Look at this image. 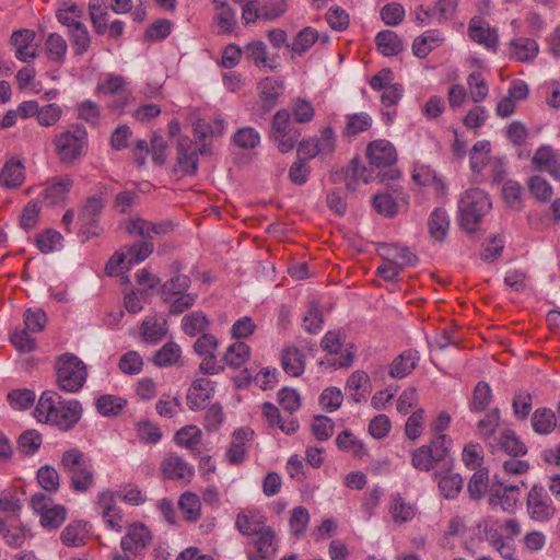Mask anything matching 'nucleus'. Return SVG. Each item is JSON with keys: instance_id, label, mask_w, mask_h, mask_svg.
Wrapping results in <instances>:
<instances>
[{"instance_id": "1", "label": "nucleus", "mask_w": 560, "mask_h": 560, "mask_svg": "<svg viewBox=\"0 0 560 560\" xmlns=\"http://www.w3.org/2000/svg\"><path fill=\"white\" fill-rule=\"evenodd\" d=\"M34 416L39 422L69 431L81 419L82 406L75 399L63 400L58 393L45 390L38 399Z\"/></svg>"}, {"instance_id": "2", "label": "nucleus", "mask_w": 560, "mask_h": 560, "mask_svg": "<svg viewBox=\"0 0 560 560\" xmlns=\"http://www.w3.org/2000/svg\"><path fill=\"white\" fill-rule=\"evenodd\" d=\"M491 208L492 203L486 191L480 188L465 190L458 200L459 226L469 234L475 233Z\"/></svg>"}, {"instance_id": "3", "label": "nucleus", "mask_w": 560, "mask_h": 560, "mask_svg": "<svg viewBox=\"0 0 560 560\" xmlns=\"http://www.w3.org/2000/svg\"><path fill=\"white\" fill-rule=\"evenodd\" d=\"M60 466L70 478L74 491L86 492L94 486L92 462L80 450L66 451L61 456Z\"/></svg>"}, {"instance_id": "4", "label": "nucleus", "mask_w": 560, "mask_h": 560, "mask_svg": "<svg viewBox=\"0 0 560 560\" xmlns=\"http://www.w3.org/2000/svg\"><path fill=\"white\" fill-rule=\"evenodd\" d=\"M96 93L104 97H112L107 107L117 115L122 114L127 107L136 104V96L130 90V82L122 75L104 74L97 83Z\"/></svg>"}, {"instance_id": "5", "label": "nucleus", "mask_w": 560, "mask_h": 560, "mask_svg": "<svg viewBox=\"0 0 560 560\" xmlns=\"http://www.w3.org/2000/svg\"><path fill=\"white\" fill-rule=\"evenodd\" d=\"M56 153L63 164H70L80 159L88 148L85 127L73 125L55 138Z\"/></svg>"}, {"instance_id": "6", "label": "nucleus", "mask_w": 560, "mask_h": 560, "mask_svg": "<svg viewBox=\"0 0 560 560\" xmlns=\"http://www.w3.org/2000/svg\"><path fill=\"white\" fill-rule=\"evenodd\" d=\"M56 372L59 388L68 393L79 392L88 376L85 364L72 353H65L59 357Z\"/></svg>"}, {"instance_id": "7", "label": "nucleus", "mask_w": 560, "mask_h": 560, "mask_svg": "<svg viewBox=\"0 0 560 560\" xmlns=\"http://www.w3.org/2000/svg\"><path fill=\"white\" fill-rule=\"evenodd\" d=\"M30 506L39 516V524L47 530L58 529L67 520L68 510L62 504H54L52 499L37 492L30 499Z\"/></svg>"}, {"instance_id": "8", "label": "nucleus", "mask_w": 560, "mask_h": 560, "mask_svg": "<svg viewBox=\"0 0 560 560\" xmlns=\"http://www.w3.org/2000/svg\"><path fill=\"white\" fill-rule=\"evenodd\" d=\"M301 136V131L291 121L290 113L287 109L278 110L271 121L269 137L277 143L281 153L292 151Z\"/></svg>"}, {"instance_id": "9", "label": "nucleus", "mask_w": 560, "mask_h": 560, "mask_svg": "<svg viewBox=\"0 0 560 560\" xmlns=\"http://www.w3.org/2000/svg\"><path fill=\"white\" fill-rule=\"evenodd\" d=\"M138 262H140V243L120 247L106 262L105 275L120 277L121 284L130 285L132 281L126 276V272Z\"/></svg>"}, {"instance_id": "10", "label": "nucleus", "mask_w": 560, "mask_h": 560, "mask_svg": "<svg viewBox=\"0 0 560 560\" xmlns=\"http://www.w3.org/2000/svg\"><path fill=\"white\" fill-rule=\"evenodd\" d=\"M447 435L434 436L430 444L416 448L411 455L412 466L422 471L433 469L436 463L444 460L447 456Z\"/></svg>"}, {"instance_id": "11", "label": "nucleus", "mask_w": 560, "mask_h": 560, "mask_svg": "<svg viewBox=\"0 0 560 560\" xmlns=\"http://www.w3.org/2000/svg\"><path fill=\"white\" fill-rule=\"evenodd\" d=\"M103 197H90L81 208L79 221L81 223L80 234L84 236L83 241H88L100 234L98 219L105 207Z\"/></svg>"}, {"instance_id": "12", "label": "nucleus", "mask_w": 560, "mask_h": 560, "mask_svg": "<svg viewBox=\"0 0 560 560\" xmlns=\"http://www.w3.org/2000/svg\"><path fill=\"white\" fill-rule=\"evenodd\" d=\"M527 511L532 520L547 522L553 517L556 506L541 486H534L527 494Z\"/></svg>"}, {"instance_id": "13", "label": "nucleus", "mask_w": 560, "mask_h": 560, "mask_svg": "<svg viewBox=\"0 0 560 560\" xmlns=\"http://www.w3.org/2000/svg\"><path fill=\"white\" fill-rule=\"evenodd\" d=\"M198 152L202 150L187 136L177 139V165L184 175H195L198 170Z\"/></svg>"}, {"instance_id": "14", "label": "nucleus", "mask_w": 560, "mask_h": 560, "mask_svg": "<svg viewBox=\"0 0 560 560\" xmlns=\"http://www.w3.org/2000/svg\"><path fill=\"white\" fill-rule=\"evenodd\" d=\"M117 499L116 492L110 490L103 491L97 495L96 508L109 528L121 532L122 515L116 505Z\"/></svg>"}, {"instance_id": "15", "label": "nucleus", "mask_w": 560, "mask_h": 560, "mask_svg": "<svg viewBox=\"0 0 560 560\" xmlns=\"http://www.w3.org/2000/svg\"><path fill=\"white\" fill-rule=\"evenodd\" d=\"M489 448L492 454L504 452L512 457H520L527 453L526 445L510 429L503 430L499 438L493 439V442H489Z\"/></svg>"}, {"instance_id": "16", "label": "nucleus", "mask_w": 560, "mask_h": 560, "mask_svg": "<svg viewBox=\"0 0 560 560\" xmlns=\"http://www.w3.org/2000/svg\"><path fill=\"white\" fill-rule=\"evenodd\" d=\"M532 166L535 172H547L552 178L560 180V161L551 147H539L532 158Z\"/></svg>"}, {"instance_id": "17", "label": "nucleus", "mask_w": 560, "mask_h": 560, "mask_svg": "<svg viewBox=\"0 0 560 560\" xmlns=\"http://www.w3.org/2000/svg\"><path fill=\"white\" fill-rule=\"evenodd\" d=\"M366 155L371 165L376 167L390 166L397 160L395 147L384 139L371 142L366 148Z\"/></svg>"}, {"instance_id": "18", "label": "nucleus", "mask_w": 560, "mask_h": 560, "mask_svg": "<svg viewBox=\"0 0 560 560\" xmlns=\"http://www.w3.org/2000/svg\"><path fill=\"white\" fill-rule=\"evenodd\" d=\"M388 513L396 525H401L411 522L416 517L418 508L400 493H393L389 497Z\"/></svg>"}, {"instance_id": "19", "label": "nucleus", "mask_w": 560, "mask_h": 560, "mask_svg": "<svg viewBox=\"0 0 560 560\" xmlns=\"http://www.w3.org/2000/svg\"><path fill=\"white\" fill-rule=\"evenodd\" d=\"M411 178L418 186L432 187L438 196L445 194L446 185L443 178L430 165L420 162L415 163Z\"/></svg>"}, {"instance_id": "20", "label": "nucleus", "mask_w": 560, "mask_h": 560, "mask_svg": "<svg viewBox=\"0 0 560 560\" xmlns=\"http://www.w3.org/2000/svg\"><path fill=\"white\" fill-rule=\"evenodd\" d=\"M255 548L256 552L247 556L248 560H270L275 557L278 545L275 530L267 526L262 532L256 535Z\"/></svg>"}, {"instance_id": "21", "label": "nucleus", "mask_w": 560, "mask_h": 560, "mask_svg": "<svg viewBox=\"0 0 560 560\" xmlns=\"http://www.w3.org/2000/svg\"><path fill=\"white\" fill-rule=\"evenodd\" d=\"M34 39V31L24 28L13 32L11 44L15 47V57L19 60L30 62L37 57L36 48L33 47Z\"/></svg>"}, {"instance_id": "22", "label": "nucleus", "mask_w": 560, "mask_h": 560, "mask_svg": "<svg viewBox=\"0 0 560 560\" xmlns=\"http://www.w3.org/2000/svg\"><path fill=\"white\" fill-rule=\"evenodd\" d=\"M284 83L281 79L267 77L258 83L259 100L262 109L270 112L279 96L283 93Z\"/></svg>"}, {"instance_id": "23", "label": "nucleus", "mask_w": 560, "mask_h": 560, "mask_svg": "<svg viewBox=\"0 0 560 560\" xmlns=\"http://www.w3.org/2000/svg\"><path fill=\"white\" fill-rule=\"evenodd\" d=\"M72 185L70 177L54 178L42 192L44 201L49 206L63 205Z\"/></svg>"}, {"instance_id": "24", "label": "nucleus", "mask_w": 560, "mask_h": 560, "mask_svg": "<svg viewBox=\"0 0 560 560\" xmlns=\"http://www.w3.org/2000/svg\"><path fill=\"white\" fill-rule=\"evenodd\" d=\"M235 527L244 536H256L267 526L265 517L258 512L243 510L236 515Z\"/></svg>"}, {"instance_id": "25", "label": "nucleus", "mask_w": 560, "mask_h": 560, "mask_svg": "<svg viewBox=\"0 0 560 560\" xmlns=\"http://www.w3.org/2000/svg\"><path fill=\"white\" fill-rule=\"evenodd\" d=\"M167 320L163 315L148 316L142 320V341L155 345L167 335Z\"/></svg>"}, {"instance_id": "26", "label": "nucleus", "mask_w": 560, "mask_h": 560, "mask_svg": "<svg viewBox=\"0 0 560 560\" xmlns=\"http://www.w3.org/2000/svg\"><path fill=\"white\" fill-rule=\"evenodd\" d=\"M521 489L517 485L504 486L492 490L489 498L491 506H500L503 511L512 512L520 501Z\"/></svg>"}, {"instance_id": "27", "label": "nucleus", "mask_w": 560, "mask_h": 560, "mask_svg": "<svg viewBox=\"0 0 560 560\" xmlns=\"http://www.w3.org/2000/svg\"><path fill=\"white\" fill-rule=\"evenodd\" d=\"M173 230L171 222L154 224L142 220V260L150 256L154 250L153 240L155 236L166 234Z\"/></svg>"}, {"instance_id": "28", "label": "nucleus", "mask_w": 560, "mask_h": 560, "mask_svg": "<svg viewBox=\"0 0 560 560\" xmlns=\"http://www.w3.org/2000/svg\"><path fill=\"white\" fill-rule=\"evenodd\" d=\"M373 179V170L368 168L361 161L353 159L345 170L346 186L349 190H357L359 185L368 184Z\"/></svg>"}, {"instance_id": "29", "label": "nucleus", "mask_w": 560, "mask_h": 560, "mask_svg": "<svg viewBox=\"0 0 560 560\" xmlns=\"http://www.w3.org/2000/svg\"><path fill=\"white\" fill-rule=\"evenodd\" d=\"M208 378L196 380L188 389L187 401L190 409H202L210 399L213 390Z\"/></svg>"}, {"instance_id": "30", "label": "nucleus", "mask_w": 560, "mask_h": 560, "mask_svg": "<svg viewBox=\"0 0 560 560\" xmlns=\"http://www.w3.org/2000/svg\"><path fill=\"white\" fill-rule=\"evenodd\" d=\"M254 431L248 428H242L233 433V440L226 452V457L231 464H241L245 459V442L250 441Z\"/></svg>"}, {"instance_id": "31", "label": "nucleus", "mask_w": 560, "mask_h": 560, "mask_svg": "<svg viewBox=\"0 0 560 560\" xmlns=\"http://www.w3.org/2000/svg\"><path fill=\"white\" fill-rule=\"evenodd\" d=\"M162 471L165 478L176 480H189L194 469L179 456H170L162 463Z\"/></svg>"}, {"instance_id": "32", "label": "nucleus", "mask_w": 560, "mask_h": 560, "mask_svg": "<svg viewBox=\"0 0 560 560\" xmlns=\"http://www.w3.org/2000/svg\"><path fill=\"white\" fill-rule=\"evenodd\" d=\"M509 52L511 59L516 61H532L538 54V44L530 38H516L510 43Z\"/></svg>"}, {"instance_id": "33", "label": "nucleus", "mask_w": 560, "mask_h": 560, "mask_svg": "<svg viewBox=\"0 0 560 560\" xmlns=\"http://www.w3.org/2000/svg\"><path fill=\"white\" fill-rule=\"evenodd\" d=\"M25 180L23 164L18 160H9L0 172V185L7 188L20 187Z\"/></svg>"}, {"instance_id": "34", "label": "nucleus", "mask_w": 560, "mask_h": 560, "mask_svg": "<svg viewBox=\"0 0 560 560\" xmlns=\"http://www.w3.org/2000/svg\"><path fill=\"white\" fill-rule=\"evenodd\" d=\"M419 361L418 352L406 350L399 354L389 366V375L394 378H402L410 374Z\"/></svg>"}, {"instance_id": "35", "label": "nucleus", "mask_w": 560, "mask_h": 560, "mask_svg": "<svg viewBox=\"0 0 560 560\" xmlns=\"http://www.w3.org/2000/svg\"><path fill=\"white\" fill-rule=\"evenodd\" d=\"M281 365L287 374L298 377L304 372L305 357L302 351L295 347L287 348L281 355Z\"/></svg>"}, {"instance_id": "36", "label": "nucleus", "mask_w": 560, "mask_h": 560, "mask_svg": "<svg viewBox=\"0 0 560 560\" xmlns=\"http://www.w3.org/2000/svg\"><path fill=\"white\" fill-rule=\"evenodd\" d=\"M377 253L383 262L377 267L376 272L385 281H395L401 272L400 265L393 259L396 257L394 250L386 247H377Z\"/></svg>"}, {"instance_id": "37", "label": "nucleus", "mask_w": 560, "mask_h": 560, "mask_svg": "<svg viewBox=\"0 0 560 560\" xmlns=\"http://www.w3.org/2000/svg\"><path fill=\"white\" fill-rule=\"evenodd\" d=\"M88 529L83 521H73L69 523L60 534V540L65 546L79 547L86 541Z\"/></svg>"}, {"instance_id": "38", "label": "nucleus", "mask_w": 560, "mask_h": 560, "mask_svg": "<svg viewBox=\"0 0 560 560\" xmlns=\"http://www.w3.org/2000/svg\"><path fill=\"white\" fill-rule=\"evenodd\" d=\"M530 421L533 430L541 435L549 434L557 428L555 411L546 407L537 408Z\"/></svg>"}, {"instance_id": "39", "label": "nucleus", "mask_w": 560, "mask_h": 560, "mask_svg": "<svg viewBox=\"0 0 560 560\" xmlns=\"http://www.w3.org/2000/svg\"><path fill=\"white\" fill-rule=\"evenodd\" d=\"M346 387L351 392L353 400L360 402L370 392V377L364 371H355L348 377Z\"/></svg>"}, {"instance_id": "40", "label": "nucleus", "mask_w": 560, "mask_h": 560, "mask_svg": "<svg viewBox=\"0 0 560 560\" xmlns=\"http://www.w3.org/2000/svg\"><path fill=\"white\" fill-rule=\"evenodd\" d=\"M67 50V42L61 35L51 33L46 37L44 43V52L48 60L57 63H62Z\"/></svg>"}, {"instance_id": "41", "label": "nucleus", "mask_w": 560, "mask_h": 560, "mask_svg": "<svg viewBox=\"0 0 560 560\" xmlns=\"http://www.w3.org/2000/svg\"><path fill=\"white\" fill-rule=\"evenodd\" d=\"M470 38L479 44H483L488 48L495 47L498 44V35L494 30L485 26L480 20H471L468 27Z\"/></svg>"}, {"instance_id": "42", "label": "nucleus", "mask_w": 560, "mask_h": 560, "mask_svg": "<svg viewBox=\"0 0 560 560\" xmlns=\"http://www.w3.org/2000/svg\"><path fill=\"white\" fill-rule=\"evenodd\" d=\"M501 413L498 407L491 409L477 423V434L483 439L487 444L493 442L494 432L500 424Z\"/></svg>"}, {"instance_id": "43", "label": "nucleus", "mask_w": 560, "mask_h": 560, "mask_svg": "<svg viewBox=\"0 0 560 560\" xmlns=\"http://www.w3.org/2000/svg\"><path fill=\"white\" fill-rule=\"evenodd\" d=\"M375 43L384 56H396L402 50L399 36L390 30L380 32L375 37Z\"/></svg>"}, {"instance_id": "44", "label": "nucleus", "mask_w": 560, "mask_h": 560, "mask_svg": "<svg viewBox=\"0 0 560 560\" xmlns=\"http://www.w3.org/2000/svg\"><path fill=\"white\" fill-rule=\"evenodd\" d=\"M191 280L187 276L177 275L159 288L160 295L164 302H170L173 295L187 293Z\"/></svg>"}, {"instance_id": "45", "label": "nucleus", "mask_w": 560, "mask_h": 560, "mask_svg": "<svg viewBox=\"0 0 560 560\" xmlns=\"http://www.w3.org/2000/svg\"><path fill=\"white\" fill-rule=\"evenodd\" d=\"M428 226L433 238L443 241L450 228V219L446 211L442 208L434 209L429 218Z\"/></svg>"}, {"instance_id": "46", "label": "nucleus", "mask_w": 560, "mask_h": 560, "mask_svg": "<svg viewBox=\"0 0 560 560\" xmlns=\"http://www.w3.org/2000/svg\"><path fill=\"white\" fill-rule=\"evenodd\" d=\"M491 400L492 390L490 385L485 381H480L475 386L469 401V408L472 412H483L488 409Z\"/></svg>"}, {"instance_id": "47", "label": "nucleus", "mask_w": 560, "mask_h": 560, "mask_svg": "<svg viewBox=\"0 0 560 560\" xmlns=\"http://www.w3.org/2000/svg\"><path fill=\"white\" fill-rule=\"evenodd\" d=\"M180 353L179 346L171 341L155 351L150 361L159 368H165L175 364L179 360Z\"/></svg>"}, {"instance_id": "48", "label": "nucleus", "mask_w": 560, "mask_h": 560, "mask_svg": "<svg viewBox=\"0 0 560 560\" xmlns=\"http://www.w3.org/2000/svg\"><path fill=\"white\" fill-rule=\"evenodd\" d=\"M127 400L115 395H102L95 400L96 410L104 417L117 416L126 406Z\"/></svg>"}, {"instance_id": "49", "label": "nucleus", "mask_w": 560, "mask_h": 560, "mask_svg": "<svg viewBox=\"0 0 560 560\" xmlns=\"http://www.w3.org/2000/svg\"><path fill=\"white\" fill-rule=\"evenodd\" d=\"M209 320L206 314L201 311H195L185 315L182 319V327L185 334L189 336H197L205 334Z\"/></svg>"}, {"instance_id": "50", "label": "nucleus", "mask_w": 560, "mask_h": 560, "mask_svg": "<svg viewBox=\"0 0 560 560\" xmlns=\"http://www.w3.org/2000/svg\"><path fill=\"white\" fill-rule=\"evenodd\" d=\"M249 352L250 349L248 345L236 341L226 349L223 360L229 366L238 369L248 360Z\"/></svg>"}, {"instance_id": "51", "label": "nucleus", "mask_w": 560, "mask_h": 560, "mask_svg": "<svg viewBox=\"0 0 560 560\" xmlns=\"http://www.w3.org/2000/svg\"><path fill=\"white\" fill-rule=\"evenodd\" d=\"M202 432L196 425H186L178 430L174 436V441L178 446L188 450H196L201 443Z\"/></svg>"}, {"instance_id": "52", "label": "nucleus", "mask_w": 560, "mask_h": 560, "mask_svg": "<svg viewBox=\"0 0 560 560\" xmlns=\"http://www.w3.org/2000/svg\"><path fill=\"white\" fill-rule=\"evenodd\" d=\"M246 57L257 66L275 69V60L267 57V47L262 42H252L245 46Z\"/></svg>"}, {"instance_id": "53", "label": "nucleus", "mask_w": 560, "mask_h": 560, "mask_svg": "<svg viewBox=\"0 0 560 560\" xmlns=\"http://www.w3.org/2000/svg\"><path fill=\"white\" fill-rule=\"evenodd\" d=\"M178 506L185 520L195 522L200 517L201 503L199 497L194 492H185L180 495Z\"/></svg>"}, {"instance_id": "54", "label": "nucleus", "mask_w": 560, "mask_h": 560, "mask_svg": "<svg viewBox=\"0 0 560 560\" xmlns=\"http://www.w3.org/2000/svg\"><path fill=\"white\" fill-rule=\"evenodd\" d=\"M318 39V32L313 27H305L298 33L291 44V50L299 56L306 52Z\"/></svg>"}, {"instance_id": "55", "label": "nucleus", "mask_w": 560, "mask_h": 560, "mask_svg": "<svg viewBox=\"0 0 560 560\" xmlns=\"http://www.w3.org/2000/svg\"><path fill=\"white\" fill-rule=\"evenodd\" d=\"M490 143L488 141H478L470 151V168L479 173L490 162L489 161Z\"/></svg>"}, {"instance_id": "56", "label": "nucleus", "mask_w": 560, "mask_h": 560, "mask_svg": "<svg viewBox=\"0 0 560 560\" xmlns=\"http://www.w3.org/2000/svg\"><path fill=\"white\" fill-rule=\"evenodd\" d=\"M440 40L439 35L434 31H428L413 40L412 51L417 57L425 58Z\"/></svg>"}, {"instance_id": "57", "label": "nucleus", "mask_w": 560, "mask_h": 560, "mask_svg": "<svg viewBox=\"0 0 560 560\" xmlns=\"http://www.w3.org/2000/svg\"><path fill=\"white\" fill-rule=\"evenodd\" d=\"M173 23L167 19H158L149 24L144 31V38L155 43L165 39L172 32Z\"/></svg>"}, {"instance_id": "58", "label": "nucleus", "mask_w": 560, "mask_h": 560, "mask_svg": "<svg viewBox=\"0 0 560 560\" xmlns=\"http://www.w3.org/2000/svg\"><path fill=\"white\" fill-rule=\"evenodd\" d=\"M489 486V474L487 469H478L468 482V493L472 500H480L487 492Z\"/></svg>"}, {"instance_id": "59", "label": "nucleus", "mask_w": 560, "mask_h": 560, "mask_svg": "<svg viewBox=\"0 0 560 560\" xmlns=\"http://www.w3.org/2000/svg\"><path fill=\"white\" fill-rule=\"evenodd\" d=\"M39 486L49 493L57 492L60 486V477L56 468L49 465L40 467L36 475Z\"/></svg>"}, {"instance_id": "60", "label": "nucleus", "mask_w": 560, "mask_h": 560, "mask_svg": "<svg viewBox=\"0 0 560 560\" xmlns=\"http://www.w3.org/2000/svg\"><path fill=\"white\" fill-rule=\"evenodd\" d=\"M463 488V479L458 474L450 472L439 481V490L445 499H455Z\"/></svg>"}, {"instance_id": "61", "label": "nucleus", "mask_w": 560, "mask_h": 560, "mask_svg": "<svg viewBox=\"0 0 560 560\" xmlns=\"http://www.w3.org/2000/svg\"><path fill=\"white\" fill-rule=\"evenodd\" d=\"M372 125V119L366 113H359L348 116L343 135L347 137L357 136L368 130Z\"/></svg>"}, {"instance_id": "62", "label": "nucleus", "mask_w": 560, "mask_h": 560, "mask_svg": "<svg viewBox=\"0 0 560 560\" xmlns=\"http://www.w3.org/2000/svg\"><path fill=\"white\" fill-rule=\"evenodd\" d=\"M373 208L385 217H394L398 213V201L394 200V196L388 192L377 194L372 201Z\"/></svg>"}, {"instance_id": "63", "label": "nucleus", "mask_w": 560, "mask_h": 560, "mask_svg": "<svg viewBox=\"0 0 560 560\" xmlns=\"http://www.w3.org/2000/svg\"><path fill=\"white\" fill-rule=\"evenodd\" d=\"M42 445V435L36 430L23 432L18 441V448L24 455L35 454Z\"/></svg>"}, {"instance_id": "64", "label": "nucleus", "mask_w": 560, "mask_h": 560, "mask_svg": "<svg viewBox=\"0 0 560 560\" xmlns=\"http://www.w3.org/2000/svg\"><path fill=\"white\" fill-rule=\"evenodd\" d=\"M527 186L530 194L540 201H548L552 197L551 185L539 175L529 177Z\"/></svg>"}]
</instances>
